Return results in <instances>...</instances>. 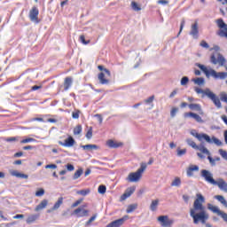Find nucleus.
Instances as JSON below:
<instances>
[{"instance_id":"nucleus-1","label":"nucleus","mask_w":227,"mask_h":227,"mask_svg":"<svg viewBox=\"0 0 227 227\" xmlns=\"http://www.w3.org/2000/svg\"><path fill=\"white\" fill-rule=\"evenodd\" d=\"M200 69L203 74H205L206 77L210 78L213 77L214 79H226L227 73L219 72L217 73L215 70L212 69L210 67H207L204 65H200Z\"/></svg>"},{"instance_id":"nucleus-2","label":"nucleus","mask_w":227,"mask_h":227,"mask_svg":"<svg viewBox=\"0 0 227 227\" xmlns=\"http://www.w3.org/2000/svg\"><path fill=\"white\" fill-rule=\"evenodd\" d=\"M146 170V163H141L140 168L136 172H131L126 178L127 182L137 183L143 177V173Z\"/></svg>"},{"instance_id":"nucleus-3","label":"nucleus","mask_w":227,"mask_h":227,"mask_svg":"<svg viewBox=\"0 0 227 227\" xmlns=\"http://www.w3.org/2000/svg\"><path fill=\"white\" fill-rule=\"evenodd\" d=\"M200 93L202 94V97H207V98H210L212 100L213 104H215V107L218 109H221L223 107V105L221 104V99L217 97V95L214 94L210 89L206 90H200Z\"/></svg>"},{"instance_id":"nucleus-4","label":"nucleus","mask_w":227,"mask_h":227,"mask_svg":"<svg viewBox=\"0 0 227 227\" xmlns=\"http://www.w3.org/2000/svg\"><path fill=\"white\" fill-rule=\"evenodd\" d=\"M210 51H215V52L211 56V63H213V65L218 64L220 67H223L226 63V59H224L221 53H219V46H215Z\"/></svg>"},{"instance_id":"nucleus-5","label":"nucleus","mask_w":227,"mask_h":227,"mask_svg":"<svg viewBox=\"0 0 227 227\" xmlns=\"http://www.w3.org/2000/svg\"><path fill=\"white\" fill-rule=\"evenodd\" d=\"M190 215L192 217L195 224L200 223V193H197V199L194 201L193 208L190 211Z\"/></svg>"},{"instance_id":"nucleus-6","label":"nucleus","mask_w":227,"mask_h":227,"mask_svg":"<svg viewBox=\"0 0 227 227\" xmlns=\"http://www.w3.org/2000/svg\"><path fill=\"white\" fill-rule=\"evenodd\" d=\"M200 139H203L204 141H206V143H208L209 145H212L214 143L215 145H216V146H221V145H223V142H221V140H219L217 137H212L210 138V136L205 133L200 134Z\"/></svg>"},{"instance_id":"nucleus-7","label":"nucleus","mask_w":227,"mask_h":227,"mask_svg":"<svg viewBox=\"0 0 227 227\" xmlns=\"http://www.w3.org/2000/svg\"><path fill=\"white\" fill-rule=\"evenodd\" d=\"M88 204H84L76 209H74L72 213V215H76L77 217H87L90 214V210L86 209Z\"/></svg>"},{"instance_id":"nucleus-8","label":"nucleus","mask_w":227,"mask_h":227,"mask_svg":"<svg viewBox=\"0 0 227 227\" xmlns=\"http://www.w3.org/2000/svg\"><path fill=\"white\" fill-rule=\"evenodd\" d=\"M201 176L206 182H207V184H210L211 185H214V184H215V179H214V174H212V172L202 169Z\"/></svg>"},{"instance_id":"nucleus-9","label":"nucleus","mask_w":227,"mask_h":227,"mask_svg":"<svg viewBox=\"0 0 227 227\" xmlns=\"http://www.w3.org/2000/svg\"><path fill=\"white\" fill-rule=\"evenodd\" d=\"M157 221L160 223L162 227H171L173 226V223H175V221L169 219V216L168 215H160L157 218Z\"/></svg>"},{"instance_id":"nucleus-10","label":"nucleus","mask_w":227,"mask_h":227,"mask_svg":"<svg viewBox=\"0 0 227 227\" xmlns=\"http://www.w3.org/2000/svg\"><path fill=\"white\" fill-rule=\"evenodd\" d=\"M38 15H40V11L38 10V7H32L29 12V19L31 22H35V24H38L40 22V20H38Z\"/></svg>"},{"instance_id":"nucleus-11","label":"nucleus","mask_w":227,"mask_h":227,"mask_svg":"<svg viewBox=\"0 0 227 227\" xmlns=\"http://www.w3.org/2000/svg\"><path fill=\"white\" fill-rule=\"evenodd\" d=\"M125 221H129V215H124L122 218L111 222L106 227H121V226H123V224L125 223Z\"/></svg>"},{"instance_id":"nucleus-12","label":"nucleus","mask_w":227,"mask_h":227,"mask_svg":"<svg viewBox=\"0 0 227 227\" xmlns=\"http://www.w3.org/2000/svg\"><path fill=\"white\" fill-rule=\"evenodd\" d=\"M59 145L65 148H72L75 145V139L72 136H69L64 142L59 141Z\"/></svg>"},{"instance_id":"nucleus-13","label":"nucleus","mask_w":227,"mask_h":227,"mask_svg":"<svg viewBox=\"0 0 227 227\" xmlns=\"http://www.w3.org/2000/svg\"><path fill=\"white\" fill-rule=\"evenodd\" d=\"M208 213H207V210H205V207H203L202 205H200V221L202 223V224H205L207 221H208Z\"/></svg>"},{"instance_id":"nucleus-14","label":"nucleus","mask_w":227,"mask_h":227,"mask_svg":"<svg viewBox=\"0 0 227 227\" xmlns=\"http://www.w3.org/2000/svg\"><path fill=\"white\" fill-rule=\"evenodd\" d=\"M134 192H136V186H131L128 188L125 192L121 196V201H125V200H127V198H130V196H132Z\"/></svg>"},{"instance_id":"nucleus-15","label":"nucleus","mask_w":227,"mask_h":227,"mask_svg":"<svg viewBox=\"0 0 227 227\" xmlns=\"http://www.w3.org/2000/svg\"><path fill=\"white\" fill-rule=\"evenodd\" d=\"M106 146H108V148H121V146H123V143L109 139L106 141Z\"/></svg>"},{"instance_id":"nucleus-16","label":"nucleus","mask_w":227,"mask_h":227,"mask_svg":"<svg viewBox=\"0 0 227 227\" xmlns=\"http://www.w3.org/2000/svg\"><path fill=\"white\" fill-rule=\"evenodd\" d=\"M109 77L111 76H107L104 72L99 73L98 75L100 84H109Z\"/></svg>"},{"instance_id":"nucleus-17","label":"nucleus","mask_w":227,"mask_h":227,"mask_svg":"<svg viewBox=\"0 0 227 227\" xmlns=\"http://www.w3.org/2000/svg\"><path fill=\"white\" fill-rule=\"evenodd\" d=\"M200 171V167L198 165H190L186 169L187 176H192L194 173Z\"/></svg>"},{"instance_id":"nucleus-18","label":"nucleus","mask_w":227,"mask_h":227,"mask_svg":"<svg viewBox=\"0 0 227 227\" xmlns=\"http://www.w3.org/2000/svg\"><path fill=\"white\" fill-rule=\"evenodd\" d=\"M213 185H217L221 191L227 192V183L223 179H218Z\"/></svg>"},{"instance_id":"nucleus-19","label":"nucleus","mask_w":227,"mask_h":227,"mask_svg":"<svg viewBox=\"0 0 227 227\" xmlns=\"http://www.w3.org/2000/svg\"><path fill=\"white\" fill-rule=\"evenodd\" d=\"M47 205H49V200L47 199H44L35 207V211L40 212V210L47 208Z\"/></svg>"},{"instance_id":"nucleus-20","label":"nucleus","mask_w":227,"mask_h":227,"mask_svg":"<svg viewBox=\"0 0 227 227\" xmlns=\"http://www.w3.org/2000/svg\"><path fill=\"white\" fill-rule=\"evenodd\" d=\"M159 203H160L159 199H155L151 201V204L149 207L151 212H157V208H159Z\"/></svg>"},{"instance_id":"nucleus-21","label":"nucleus","mask_w":227,"mask_h":227,"mask_svg":"<svg viewBox=\"0 0 227 227\" xmlns=\"http://www.w3.org/2000/svg\"><path fill=\"white\" fill-rule=\"evenodd\" d=\"M198 21H196L193 25H192L190 35L193 36V38H198Z\"/></svg>"},{"instance_id":"nucleus-22","label":"nucleus","mask_w":227,"mask_h":227,"mask_svg":"<svg viewBox=\"0 0 227 227\" xmlns=\"http://www.w3.org/2000/svg\"><path fill=\"white\" fill-rule=\"evenodd\" d=\"M72 77H66L64 80V90L65 91H68L70 90V87L72 86Z\"/></svg>"},{"instance_id":"nucleus-23","label":"nucleus","mask_w":227,"mask_h":227,"mask_svg":"<svg viewBox=\"0 0 227 227\" xmlns=\"http://www.w3.org/2000/svg\"><path fill=\"white\" fill-rule=\"evenodd\" d=\"M200 159H205V157H209L210 156V151L207 149V147H200Z\"/></svg>"},{"instance_id":"nucleus-24","label":"nucleus","mask_w":227,"mask_h":227,"mask_svg":"<svg viewBox=\"0 0 227 227\" xmlns=\"http://www.w3.org/2000/svg\"><path fill=\"white\" fill-rule=\"evenodd\" d=\"M11 175L12 176H16L17 178H28L27 175L20 173L17 170H12Z\"/></svg>"},{"instance_id":"nucleus-25","label":"nucleus","mask_w":227,"mask_h":227,"mask_svg":"<svg viewBox=\"0 0 227 227\" xmlns=\"http://www.w3.org/2000/svg\"><path fill=\"white\" fill-rule=\"evenodd\" d=\"M184 118H193L196 121H200V115L192 112L184 114Z\"/></svg>"},{"instance_id":"nucleus-26","label":"nucleus","mask_w":227,"mask_h":227,"mask_svg":"<svg viewBox=\"0 0 227 227\" xmlns=\"http://www.w3.org/2000/svg\"><path fill=\"white\" fill-rule=\"evenodd\" d=\"M215 199L217 200V201H220V203L222 205H223V207H227V201H226V199H224V196L223 195H216L215 196Z\"/></svg>"},{"instance_id":"nucleus-27","label":"nucleus","mask_w":227,"mask_h":227,"mask_svg":"<svg viewBox=\"0 0 227 227\" xmlns=\"http://www.w3.org/2000/svg\"><path fill=\"white\" fill-rule=\"evenodd\" d=\"M182 185V180L180 177H175L173 182L171 183V187H180Z\"/></svg>"},{"instance_id":"nucleus-28","label":"nucleus","mask_w":227,"mask_h":227,"mask_svg":"<svg viewBox=\"0 0 227 227\" xmlns=\"http://www.w3.org/2000/svg\"><path fill=\"white\" fill-rule=\"evenodd\" d=\"M137 209V204H130L128 206L126 212L127 214H132V212H134V210Z\"/></svg>"},{"instance_id":"nucleus-29","label":"nucleus","mask_w":227,"mask_h":227,"mask_svg":"<svg viewBox=\"0 0 227 227\" xmlns=\"http://www.w3.org/2000/svg\"><path fill=\"white\" fill-rule=\"evenodd\" d=\"M63 205V197H59L58 201L52 207V210H58Z\"/></svg>"},{"instance_id":"nucleus-30","label":"nucleus","mask_w":227,"mask_h":227,"mask_svg":"<svg viewBox=\"0 0 227 227\" xmlns=\"http://www.w3.org/2000/svg\"><path fill=\"white\" fill-rule=\"evenodd\" d=\"M186 143H187V145H189V146H192V148H194V150L200 149V146H198V145H196V142L192 141V139H191V138L186 139Z\"/></svg>"},{"instance_id":"nucleus-31","label":"nucleus","mask_w":227,"mask_h":227,"mask_svg":"<svg viewBox=\"0 0 227 227\" xmlns=\"http://www.w3.org/2000/svg\"><path fill=\"white\" fill-rule=\"evenodd\" d=\"M38 219V215H31L27 218V223L31 224L32 223H35Z\"/></svg>"},{"instance_id":"nucleus-32","label":"nucleus","mask_w":227,"mask_h":227,"mask_svg":"<svg viewBox=\"0 0 227 227\" xmlns=\"http://www.w3.org/2000/svg\"><path fill=\"white\" fill-rule=\"evenodd\" d=\"M74 136H79L82 132V126L78 124L73 130Z\"/></svg>"},{"instance_id":"nucleus-33","label":"nucleus","mask_w":227,"mask_h":227,"mask_svg":"<svg viewBox=\"0 0 227 227\" xmlns=\"http://www.w3.org/2000/svg\"><path fill=\"white\" fill-rule=\"evenodd\" d=\"M83 150H98V145H86L82 146Z\"/></svg>"},{"instance_id":"nucleus-34","label":"nucleus","mask_w":227,"mask_h":227,"mask_svg":"<svg viewBox=\"0 0 227 227\" xmlns=\"http://www.w3.org/2000/svg\"><path fill=\"white\" fill-rule=\"evenodd\" d=\"M91 191L90 189L86 190H80L76 192V194H79L80 196H88Z\"/></svg>"},{"instance_id":"nucleus-35","label":"nucleus","mask_w":227,"mask_h":227,"mask_svg":"<svg viewBox=\"0 0 227 227\" xmlns=\"http://www.w3.org/2000/svg\"><path fill=\"white\" fill-rule=\"evenodd\" d=\"M98 70H100L101 72L103 71V73H106V74L107 75V77H111V71H109L107 68H104V66H98Z\"/></svg>"},{"instance_id":"nucleus-36","label":"nucleus","mask_w":227,"mask_h":227,"mask_svg":"<svg viewBox=\"0 0 227 227\" xmlns=\"http://www.w3.org/2000/svg\"><path fill=\"white\" fill-rule=\"evenodd\" d=\"M43 194H45V190L43 188H39L36 192H35V196L36 198H42V196H43Z\"/></svg>"},{"instance_id":"nucleus-37","label":"nucleus","mask_w":227,"mask_h":227,"mask_svg":"<svg viewBox=\"0 0 227 227\" xmlns=\"http://www.w3.org/2000/svg\"><path fill=\"white\" fill-rule=\"evenodd\" d=\"M82 175V168H78L73 176L74 180H77Z\"/></svg>"},{"instance_id":"nucleus-38","label":"nucleus","mask_w":227,"mask_h":227,"mask_svg":"<svg viewBox=\"0 0 227 227\" xmlns=\"http://www.w3.org/2000/svg\"><path fill=\"white\" fill-rule=\"evenodd\" d=\"M106 191H107V188L104 184L99 185L98 188V192L99 194H106Z\"/></svg>"},{"instance_id":"nucleus-39","label":"nucleus","mask_w":227,"mask_h":227,"mask_svg":"<svg viewBox=\"0 0 227 227\" xmlns=\"http://www.w3.org/2000/svg\"><path fill=\"white\" fill-rule=\"evenodd\" d=\"M35 142H36V139L28 137V138H25V139L21 140L20 144L21 145H26L27 143H35Z\"/></svg>"},{"instance_id":"nucleus-40","label":"nucleus","mask_w":227,"mask_h":227,"mask_svg":"<svg viewBox=\"0 0 227 227\" xmlns=\"http://www.w3.org/2000/svg\"><path fill=\"white\" fill-rule=\"evenodd\" d=\"M82 201H84V199H79L76 201H74L72 205H71V208H75L77 207H79V205H81V203H82Z\"/></svg>"},{"instance_id":"nucleus-41","label":"nucleus","mask_w":227,"mask_h":227,"mask_svg":"<svg viewBox=\"0 0 227 227\" xmlns=\"http://www.w3.org/2000/svg\"><path fill=\"white\" fill-rule=\"evenodd\" d=\"M85 137H87V139H91L93 137V128L90 127Z\"/></svg>"},{"instance_id":"nucleus-42","label":"nucleus","mask_w":227,"mask_h":227,"mask_svg":"<svg viewBox=\"0 0 227 227\" xmlns=\"http://www.w3.org/2000/svg\"><path fill=\"white\" fill-rule=\"evenodd\" d=\"M131 7L135 12H141V7L136 2L131 3Z\"/></svg>"},{"instance_id":"nucleus-43","label":"nucleus","mask_w":227,"mask_h":227,"mask_svg":"<svg viewBox=\"0 0 227 227\" xmlns=\"http://www.w3.org/2000/svg\"><path fill=\"white\" fill-rule=\"evenodd\" d=\"M220 100H222V102H225V104H227V93L226 92L220 93Z\"/></svg>"},{"instance_id":"nucleus-44","label":"nucleus","mask_w":227,"mask_h":227,"mask_svg":"<svg viewBox=\"0 0 227 227\" xmlns=\"http://www.w3.org/2000/svg\"><path fill=\"white\" fill-rule=\"evenodd\" d=\"M80 42L83 43V45H88V43H90V40L86 41L84 35H80Z\"/></svg>"},{"instance_id":"nucleus-45","label":"nucleus","mask_w":227,"mask_h":227,"mask_svg":"<svg viewBox=\"0 0 227 227\" xmlns=\"http://www.w3.org/2000/svg\"><path fill=\"white\" fill-rule=\"evenodd\" d=\"M185 153H187V149H177L178 157H182V155H185Z\"/></svg>"},{"instance_id":"nucleus-46","label":"nucleus","mask_w":227,"mask_h":227,"mask_svg":"<svg viewBox=\"0 0 227 227\" xmlns=\"http://www.w3.org/2000/svg\"><path fill=\"white\" fill-rule=\"evenodd\" d=\"M176 113H178V108L173 107L170 111L171 118H175L176 116Z\"/></svg>"},{"instance_id":"nucleus-47","label":"nucleus","mask_w":227,"mask_h":227,"mask_svg":"<svg viewBox=\"0 0 227 227\" xmlns=\"http://www.w3.org/2000/svg\"><path fill=\"white\" fill-rule=\"evenodd\" d=\"M188 82H189V77L184 76L181 79V86H185V84H187Z\"/></svg>"},{"instance_id":"nucleus-48","label":"nucleus","mask_w":227,"mask_h":227,"mask_svg":"<svg viewBox=\"0 0 227 227\" xmlns=\"http://www.w3.org/2000/svg\"><path fill=\"white\" fill-rule=\"evenodd\" d=\"M191 135L193 136V137H196L197 139H200V133L196 131V129H192L190 131Z\"/></svg>"},{"instance_id":"nucleus-49","label":"nucleus","mask_w":227,"mask_h":227,"mask_svg":"<svg viewBox=\"0 0 227 227\" xmlns=\"http://www.w3.org/2000/svg\"><path fill=\"white\" fill-rule=\"evenodd\" d=\"M79 114H81V111L79 110L72 113V116L74 120H79Z\"/></svg>"},{"instance_id":"nucleus-50","label":"nucleus","mask_w":227,"mask_h":227,"mask_svg":"<svg viewBox=\"0 0 227 227\" xmlns=\"http://www.w3.org/2000/svg\"><path fill=\"white\" fill-rule=\"evenodd\" d=\"M5 141L7 143H13L15 141H19V137H11L6 138Z\"/></svg>"},{"instance_id":"nucleus-51","label":"nucleus","mask_w":227,"mask_h":227,"mask_svg":"<svg viewBox=\"0 0 227 227\" xmlns=\"http://www.w3.org/2000/svg\"><path fill=\"white\" fill-rule=\"evenodd\" d=\"M219 153H220V155H221L223 159H225V160H227V152H226V151H224V150H223V149H220V150H219Z\"/></svg>"},{"instance_id":"nucleus-52","label":"nucleus","mask_w":227,"mask_h":227,"mask_svg":"<svg viewBox=\"0 0 227 227\" xmlns=\"http://www.w3.org/2000/svg\"><path fill=\"white\" fill-rule=\"evenodd\" d=\"M58 168V165L56 164H49L45 166V169H57Z\"/></svg>"},{"instance_id":"nucleus-53","label":"nucleus","mask_w":227,"mask_h":227,"mask_svg":"<svg viewBox=\"0 0 227 227\" xmlns=\"http://www.w3.org/2000/svg\"><path fill=\"white\" fill-rule=\"evenodd\" d=\"M94 118H98V122H99L100 124H102V121H104V118L102 117V115H101L100 114H95V115H94Z\"/></svg>"},{"instance_id":"nucleus-54","label":"nucleus","mask_w":227,"mask_h":227,"mask_svg":"<svg viewBox=\"0 0 227 227\" xmlns=\"http://www.w3.org/2000/svg\"><path fill=\"white\" fill-rule=\"evenodd\" d=\"M200 47H203L204 49H209L210 46L208 45V43H206L205 41L200 42Z\"/></svg>"},{"instance_id":"nucleus-55","label":"nucleus","mask_w":227,"mask_h":227,"mask_svg":"<svg viewBox=\"0 0 227 227\" xmlns=\"http://www.w3.org/2000/svg\"><path fill=\"white\" fill-rule=\"evenodd\" d=\"M66 168H67V171H74V169H75V167H74V165H72L70 163L67 164Z\"/></svg>"},{"instance_id":"nucleus-56","label":"nucleus","mask_w":227,"mask_h":227,"mask_svg":"<svg viewBox=\"0 0 227 227\" xmlns=\"http://www.w3.org/2000/svg\"><path fill=\"white\" fill-rule=\"evenodd\" d=\"M188 107L192 110H194V109H198V107H200V105H198V104H190V105H188Z\"/></svg>"},{"instance_id":"nucleus-57","label":"nucleus","mask_w":227,"mask_h":227,"mask_svg":"<svg viewBox=\"0 0 227 227\" xmlns=\"http://www.w3.org/2000/svg\"><path fill=\"white\" fill-rule=\"evenodd\" d=\"M154 98H155L154 96L149 97V98L145 100L146 104H152V102H153Z\"/></svg>"},{"instance_id":"nucleus-58","label":"nucleus","mask_w":227,"mask_h":227,"mask_svg":"<svg viewBox=\"0 0 227 227\" xmlns=\"http://www.w3.org/2000/svg\"><path fill=\"white\" fill-rule=\"evenodd\" d=\"M184 26H185V20H183L181 21L180 30H179L178 35H180V33H182V31H183Z\"/></svg>"},{"instance_id":"nucleus-59","label":"nucleus","mask_w":227,"mask_h":227,"mask_svg":"<svg viewBox=\"0 0 227 227\" xmlns=\"http://www.w3.org/2000/svg\"><path fill=\"white\" fill-rule=\"evenodd\" d=\"M32 91H36V90H42V85H35L31 88Z\"/></svg>"},{"instance_id":"nucleus-60","label":"nucleus","mask_w":227,"mask_h":227,"mask_svg":"<svg viewBox=\"0 0 227 227\" xmlns=\"http://www.w3.org/2000/svg\"><path fill=\"white\" fill-rule=\"evenodd\" d=\"M210 164H212V166H215V160L212 159V156L209 155V157H207Z\"/></svg>"},{"instance_id":"nucleus-61","label":"nucleus","mask_w":227,"mask_h":227,"mask_svg":"<svg viewBox=\"0 0 227 227\" xmlns=\"http://www.w3.org/2000/svg\"><path fill=\"white\" fill-rule=\"evenodd\" d=\"M47 121L49 123H58V120L52 118L48 119Z\"/></svg>"},{"instance_id":"nucleus-62","label":"nucleus","mask_w":227,"mask_h":227,"mask_svg":"<svg viewBox=\"0 0 227 227\" xmlns=\"http://www.w3.org/2000/svg\"><path fill=\"white\" fill-rule=\"evenodd\" d=\"M192 82H194V84H200V77L197 78H193L192 79Z\"/></svg>"},{"instance_id":"nucleus-63","label":"nucleus","mask_w":227,"mask_h":227,"mask_svg":"<svg viewBox=\"0 0 227 227\" xmlns=\"http://www.w3.org/2000/svg\"><path fill=\"white\" fill-rule=\"evenodd\" d=\"M13 219H24V215H16L13 216Z\"/></svg>"},{"instance_id":"nucleus-64","label":"nucleus","mask_w":227,"mask_h":227,"mask_svg":"<svg viewBox=\"0 0 227 227\" xmlns=\"http://www.w3.org/2000/svg\"><path fill=\"white\" fill-rule=\"evenodd\" d=\"M222 120H223V121H224L225 125H227V116L222 115Z\"/></svg>"}]
</instances>
